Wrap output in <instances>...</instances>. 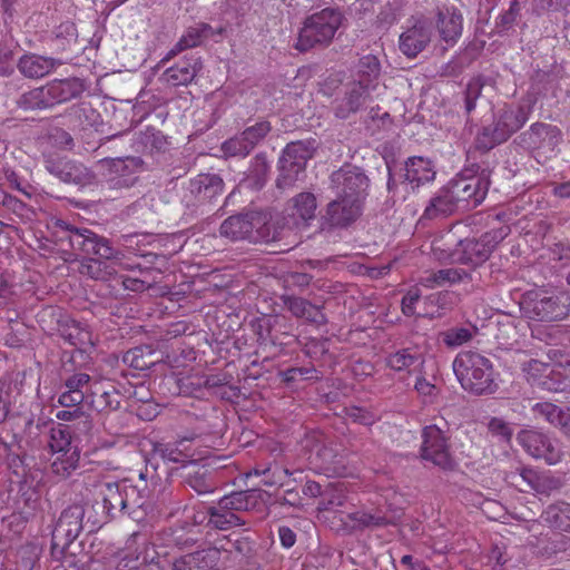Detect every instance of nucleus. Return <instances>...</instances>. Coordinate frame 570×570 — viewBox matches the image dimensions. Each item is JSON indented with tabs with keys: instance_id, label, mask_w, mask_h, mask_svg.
<instances>
[{
	"instance_id": "obj_1",
	"label": "nucleus",
	"mask_w": 570,
	"mask_h": 570,
	"mask_svg": "<svg viewBox=\"0 0 570 570\" xmlns=\"http://www.w3.org/2000/svg\"><path fill=\"white\" fill-rule=\"evenodd\" d=\"M453 371L461 386L474 395L492 394L498 389L492 362L478 352L459 353L453 361Z\"/></svg>"
},
{
	"instance_id": "obj_2",
	"label": "nucleus",
	"mask_w": 570,
	"mask_h": 570,
	"mask_svg": "<svg viewBox=\"0 0 570 570\" xmlns=\"http://www.w3.org/2000/svg\"><path fill=\"white\" fill-rule=\"evenodd\" d=\"M344 20L337 6H328L308 14L299 30L295 48L305 52L316 47L328 46Z\"/></svg>"
},
{
	"instance_id": "obj_3",
	"label": "nucleus",
	"mask_w": 570,
	"mask_h": 570,
	"mask_svg": "<svg viewBox=\"0 0 570 570\" xmlns=\"http://www.w3.org/2000/svg\"><path fill=\"white\" fill-rule=\"evenodd\" d=\"M531 108L523 105H503L494 114L493 122L484 126L475 137V147L489 151L507 141L528 121Z\"/></svg>"
},
{
	"instance_id": "obj_4",
	"label": "nucleus",
	"mask_w": 570,
	"mask_h": 570,
	"mask_svg": "<svg viewBox=\"0 0 570 570\" xmlns=\"http://www.w3.org/2000/svg\"><path fill=\"white\" fill-rule=\"evenodd\" d=\"M219 233L230 240H248L254 244H268L281 238V230L267 222L265 215L256 212L229 216L222 223Z\"/></svg>"
},
{
	"instance_id": "obj_5",
	"label": "nucleus",
	"mask_w": 570,
	"mask_h": 570,
	"mask_svg": "<svg viewBox=\"0 0 570 570\" xmlns=\"http://www.w3.org/2000/svg\"><path fill=\"white\" fill-rule=\"evenodd\" d=\"M90 510L82 504H72L61 512L51 538V557L55 560L75 564L73 553L68 554L67 550L83 529L89 532V523L85 517Z\"/></svg>"
},
{
	"instance_id": "obj_6",
	"label": "nucleus",
	"mask_w": 570,
	"mask_h": 570,
	"mask_svg": "<svg viewBox=\"0 0 570 570\" xmlns=\"http://www.w3.org/2000/svg\"><path fill=\"white\" fill-rule=\"evenodd\" d=\"M56 226L65 233L61 239L68 240L71 248L86 256H95L100 261H121L124 253L115 248L111 242L83 226H76L59 219Z\"/></svg>"
},
{
	"instance_id": "obj_7",
	"label": "nucleus",
	"mask_w": 570,
	"mask_h": 570,
	"mask_svg": "<svg viewBox=\"0 0 570 570\" xmlns=\"http://www.w3.org/2000/svg\"><path fill=\"white\" fill-rule=\"evenodd\" d=\"M521 311L533 321H561L570 313V296L566 293L530 291L523 295Z\"/></svg>"
},
{
	"instance_id": "obj_8",
	"label": "nucleus",
	"mask_w": 570,
	"mask_h": 570,
	"mask_svg": "<svg viewBox=\"0 0 570 570\" xmlns=\"http://www.w3.org/2000/svg\"><path fill=\"white\" fill-rule=\"evenodd\" d=\"M315 148V140H297L286 145L278 161L277 188H289L299 179Z\"/></svg>"
},
{
	"instance_id": "obj_9",
	"label": "nucleus",
	"mask_w": 570,
	"mask_h": 570,
	"mask_svg": "<svg viewBox=\"0 0 570 570\" xmlns=\"http://www.w3.org/2000/svg\"><path fill=\"white\" fill-rule=\"evenodd\" d=\"M448 186L460 209L470 210L478 207L485 198L490 187V176L485 169H482L478 175L453 179Z\"/></svg>"
},
{
	"instance_id": "obj_10",
	"label": "nucleus",
	"mask_w": 570,
	"mask_h": 570,
	"mask_svg": "<svg viewBox=\"0 0 570 570\" xmlns=\"http://www.w3.org/2000/svg\"><path fill=\"white\" fill-rule=\"evenodd\" d=\"M421 458L443 471H452L456 463L450 452L449 439L438 425L432 424L422 430Z\"/></svg>"
},
{
	"instance_id": "obj_11",
	"label": "nucleus",
	"mask_w": 570,
	"mask_h": 570,
	"mask_svg": "<svg viewBox=\"0 0 570 570\" xmlns=\"http://www.w3.org/2000/svg\"><path fill=\"white\" fill-rule=\"evenodd\" d=\"M330 186L335 191V195L360 200V203L364 204L368 195L370 179L362 168L344 165L332 173Z\"/></svg>"
},
{
	"instance_id": "obj_12",
	"label": "nucleus",
	"mask_w": 570,
	"mask_h": 570,
	"mask_svg": "<svg viewBox=\"0 0 570 570\" xmlns=\"http://www.w3.org/2000/svg\"><path fill=\"white\" fill-rule=\"evenodd\" d=\"M126 488L127 480L101 483L99 493L102 498V512L100 518L91 519V515H88L89 533L110 520L124 515Z\"/></svg>"
},
{
	"instance_id": "obj_13",
	"label": "nucleus",
	"mask_w": 570,
	"mask_h": 570,
	"mask_svg": "<svg viewBox=\"0 0 570 570\" xmlns=\"http://www.w3.org/2000/svg\"><path fill=\"white\" fill-rule=\"evenodd\" d=\"M433 254L440 262L469 265L472 268L482 265L490 257L488 249H485L484 245L480 244L476 238L459 240L453 250H446L434 245Z\"/></svg>"
},
{
	"instance_id": "obj_14",
	"label": "nucleus",
	"mask_w": 570,
	"mask_h": 570,
	"mask_svg": "<svg viewBox=\"0 0 570 570\" xmlns=\"http://www.w3.org/2000/svg\"><path fill=\"white\" fill-rule=\"evenodd\" d=\"M43 166L50 175L66 184L85 186L90 185L95 178L94 174L85 165L65 156L43 155Z\"/></svg>"
},
{
	"instance_id": "obj_15",
	"label": "nucleus",
	"mask_w": 570,
	"mask_h": 570,
	"mask_svg": "<svg viewBox=\"0 0 570 570\" xmlns=\"http://www.w3.org/2000/svg\"><path fill=\"white\" fill-rule=\"evenodd\" d=\"M517 439L531 456L542 459L548 464H556L562 458L559 441L546 433L535 430H522Z\"/></svg>"
},
{
	"instance_id": "obj_16",
	"label": "nucleus",
	"mask_w": 570,
	"mask_h": 570,
	"mask_svg": "<svg viewBox=\"0 0 570 570\" xmlns=\"http://www.w3.org/2000/svg\"><path fill=\"white\" fill-rule=\"evenodd\" d=\"M139 538V533H132L127 541V552L119 560L118 570H163L160 558L155 546L146 540L131 550L134 543Z\"/></svg>"
},
{
	"instance_id": "obj_17",
	"label": "nucleus",
	"mask_w": 570,
	"mask_h": 570,
	"mask_svg": "<svg viewBox=\"0 0 570 570\" xmlns=\"http://www.w3.org/2000/svg\"><path fill=\"white\" fill-rule=\"evenodd\" d=\"M28 428L29 435L35 433L39 436L38 445L48 448L53 456L65 453V451L70 452L72 450H78V448L72 444L69 426L53 423H37L33 426L32 421H29Z\"/></svg>"
},
{
	"instance_id": "obj_18",
	"label": "nucleus",
	"mask_w": 570,
	"mask_h": 570,
	"mask_svg": "<svg viewBox=\"0 0 570 570\" xmlns=\"http://www.w3.org/2000/svg\"><path fill=\"white\" fill-rule=\"evenodd\" d=\"M432 23L423 18L412 17L409 26L400 35L399 49L407 58H415L431 42Z\"/></svg>"
},
{
	"instance_id": "obj_19",
	"label": "nucleus",
	"mask_w": 570,
	"mask_h": 570,
	"mask_svg": "<svg viewBox=\"0 0 570 570\" xmlns=\"http://www.w3.org/2000/svg\"><path fill=\"white\" fill-rule=\"evenodd\" d=\"M186 440L176 442H155L150 451V461L156 462V468L161 462L164 465L180 464L184 469H195L196 460L193 453L185 446Z\"/></svg>"
},
{
	"instance_id": "obj_20",
	"label": "nucleus",
	"mask_w": 570,
	"mask_h": 570,
	"mask_svg": "<svg viewBox=\"0 0 570 570\" xmlns=\"http://www.w3.org/2000/svg\"><path fill=\"white\" fill-rule=\"evenodd\" d=\"M505 480L521 492L535 491L537 493L548 494L550 491L558 488V481L544 474H540L533 469L523 466L508 472Z\"/></svg>"
},
{
	"instance_id": "obj_21",
	"label": "nucleus",
	"mask_w": 570,
	"mask_h": 570,
	"mask_svg": "<svg viewBox=\"0 0 570 570\" xmlns=\"http://www.w3.org/2000/svg\"><path fill=\"white\" fill-rule=\"evenodd\" d=\"M363 204L360 200L348 199L336 195V198L326 206L324 219L331 227H347L362 214Z\"/></svg>"
},
{
	"instance_id": "obj_22",
	"label": "nucleus",
	"mask_w": 570,
	"mask_h": 570,
	"mask_svg": "<svg viewBox=\"0 0 570 570\" xmlns=\"http://www.w3.org/2000/svg\"><path fill=\"white\" fill-rule=\"evenodd\" d=\"M435 27L440 39L448 46H454L462 36L463 16L454 6H443L435 9Z\"/></svg>"
},
{
	"instance_id": "obj_23",
	"label": "nucleus",
	"mask_w": 570,
	"mask_h": 570,
	"mask_svg": "<svg viewBox=\"0 0 570 570\" xmlns=\"http://www.w3.org/2000/svg\"><path fill=\"white\" fill-rule=\"evenodd\" d=\"M102 166L108 170V180L112 187L129 188L135 181L134 174L141 160L137 157L104 159Z\"/></svg>"
},
{
	"instance_id": "obj_24",
	"label": "nucleus",
	"mask_w": 570,
	"mask_h": 570,
	"mask_svg": "<svg viewBox=\"0 0 570 570\" xmlns=\"http://www.w3.org/2000/svg\"><path fill=\"white\" fill-rule=\"evenodd\" d=\"M371 91L360 82H348L345 86L344 96L335 102V116L347 119L352 114L360 111L371 100Z\"/></svg>"
},
{
	"instance_id": "obj_25",
	"label": "nucleus",
	"mask_w": 570,
	"mask_h": 570,
	"mask_svg": "<svg viewBox=\"0 0 570 570\" xmlns=\"http://www.w3.org/2000/svg\"><path fill=\"white\" fill-rule=\"evenodd\" d=\"M124 515L140 523L153 511V504L149 500V492L146 488L139 489L127 481L125 493Z\"/></svg>"
},
{
	"instance_id": "obj_26",
	"label": "nucleus",
	"mask_w": 570,
	"mask_h": 570,
	"mask_svg": "<svg viewBox=\"0 0 570 570\" xmlns=\"http://www.w3.org/2000/svg\"><path fill=\"white\" fill-rule=\"evenodd\" d=\"M62 61L37 53H26L17 62L18 70L29 79H39L55 71Z\"/></svg>"
},
{
	"instance_id": "obj_27",
	"label": "nucleus",
	"mask_w": 570,
	"mask_h": 570,
	"mask_svg": "<svg viewBox=\"0 0 570 570\" xmlns=\"http://www.w3.org/2000/svg\"><path fill=\"white\" fill-rule=\"evenodd\" d=\"M202 68L200 59L190 57L167 68L160 80L173 87L187 86L195 79Z\"/></svg>"
},
{
	"instance_id": "obj_28",
	"label": "nucleus",
	"mask_w": 570,
	"mask_h": 570,
	"mask_svg": "<svg viewBox=\"0 0 570 570\" xmlns=\"http://www.w3.org/2000/svg\"><path fill=\"white\" fill-rule=\"evenodd\" d=\"M46 86L52 107L76 99L86 90L83 80L78 77L53 79Z\"/></svg>"
},
{
	"instance_id": "obj_29",
	"label": "nucleus",
	"mask_w": 570,
	"mask_h": 570,
	"mask_svg": "<svg viewBox=\"0 0 570 570\" xmlns=\"http://www.w3.org/2000/svg\"><path fill=\"white\" fill-rule=\"evenodd\" d=\"M401 178L412 185L413 188L430 183L435 178V170L429 158L414 156L410 157L403 168Z\"/></svg>"
},
{
	"instance_id": "obj_30",
	"label": "nucleus",
	"mask_w": 570,
	"mask_h": 570,
	"mask_svg": "<svg viewBox=\"0 0 570 570\" xmlns=\"http://www.w3.org/2000/svg\"><path fill=\"white\" fill-rule=\"evenodd\" d=\"M258 500L259 493L256 490L237 491L224 495L215 505L229 515H243L244 512L254 509Z\"/></svg>"
},
{
	"instance_id": "obj_31",
	"label": "nucleus",
	"mask_w": 570,
	"mask_h": 570,
	"mask_svg": "<svg viewBox=\"0 0 570 570\" xmlns=\"http://www.w3.org/2000/svg\"><path fill=\"white\" fill-rule=\"evenodd\" d=\"M281 298L284 306L293 316L304 318L306 322L317 326L325 325L327 323L326 316L322 309L309 301L292 295H283Z\"/></svg>"
},
{
	"instance_id": "obj_32",
	"label": "nucleus",
	"mask_w": 570,
	"mask_h": 570,
	"mask_svg": "<svg viewBox=\"0 0 570 570\" xmlns=\"http://www.w3.org/2000/svg\"><path fill=\"white\" fill-rule=\"evenodd\" d=\"M191 193L207 206L212 204L224 190V181L217 174H199L191 178Z\"/></svg>"
},
{
	"instance_id": "obj_33",
	"label": "nucleus",
	"mask_w": 570,
	"mask_h": 570,
	"mask_svg": "<svg viewBox=\"0 0 570 570\" xmlns=\"http://www.w3.org/2000/svg\"><path fill=\"white\" fill-rule=\"evenodd\" d=\"M535 417H541L564 435L570 436V407H561L550 402H540L532 405Z\"/></svg>"
},
{
	"instance_id": "obj_34",
	"label": "nucleus",
	"mask_w": 570,
	"mask_h": 570,
	"mask_svg": "<svg viewBox=\"0 0 570 570\" xmlns=\"http://www.w3.org/2000/svg\"><path fill=\"white\" fill-rule=\"evenodd\" d=\"M59 335L71 346L79 351H86L94 345L92 334L86 324L75 320H66L59 323Z\"/></svg>"
},
{
	"instance_id": "obj_35",
	"label": "nucleus",
	"mask_w": 570,
	"mask_h": 570,
	"mask_svg": "<svg viewBox=\"0 0 570 570\" xmlns=\"http://www.w3.org/2000/svg\"><path fill=\"white\" fill-rule=\"evenodd\" d=\"M214 36V29L208 23H198L189 27L180 37L175 47L167 53L164 60H168L183 50L195 48L203 43L204 40Z\"/></svg>"
},
{
	"instance_id": "obj_36",
	"label": "nucleus",
	"mask_w": 570,
	"mask_h": 570,
	"mask_svg": "<svg viewBox=\"0 0 570 570\" xmlns=\"http://www.w3.org/2000/svg\"><path fill=\"white\" fill-rule=\"evenodd\" d=\"M471 273L463 268L450 267L430 273L421 278V284L428 288L442 287L445 285H455L465 281H471Z\"/></svg>"
},
{
	"instance_id": "obj_37",
	"label": "nucleus",
	"mask_w": 570,
	"mask_h": 570,
	"mask_svg": "<svg viewBox=\"0 0 570 570\" xmlns=\"http://www.w3.org/2000/svg\"><path fill=\"white\" fill-rule=\"evenodd\" d=\"M452 196L453 195L449 186L441 189L436 196L431 198L422 217L426 219H435L439 217L450 216L453 213L461 210Z\"/></svg>"
},
{
	"instance_id": "obj_38",
	"label": "nucleus",
	"mask_w": 570,
	"mask_h": 570,
	"mask_svg": "<svg viewBox=\"0 0 570 570\" xmlns=\"http://www.w3.org/2000/svg\"><path fill=\"white\" fill-rule=\"evenodd\" d=\"M355 69V79L353 82H360L363 87L374 90L377 86V79L381 72L380 60L373 55H366L358 59Z\"/></svg>"
},
{
	"instance_id": "obj_39",
	"label": "nucleus",
	"mask_w": 570,
	"mask_h": 570,
	"mask_svg": "<svg viewBox=\"0 0 570 570\" xmlns=\"http://www.w3.org/2000/svg\"><path fill=\"white\" fill-rule=\"evenodd\" d=\"M540 385L549 392H570V362H567L566 365L549 366L547 374L540 381Z\"/></svg>"
},
{
	"instance_id": "obj_40",
	"label": "nucleus",
	"mask_w": 570,
	"mask_h": 570,
	"mask_svg": "<svg viewBox=\"0 0 570 570\" xmlns=\"http://www.w3.org/2000/svg\"><path fill=\"white\" fill-rule=\"evenodd\" d=\"M316 208L315 195L309 191H303L289 200L286 210L294 219L308 222L315 217Z\"/></svg>"
},
{
	"instance_id": "obj_41",
	"label": "nucleus",
	"mask_w": 570,
	"mask_h": 570,
	"mask_svg": "<svg viewBox=\"0 0 570 570\" xmlns=\"http://www.w3.org/2000/svg\"><path fill=\"white\" fill-rule=\"evenodd\" d=\"M122 361L128 366L138 370L146 371L153 367L159 362L157 353L149 345H140L130 348L124 354Z\"/></svg>"
},
{
	"instance_id": "obj_42",
	"label": "nucleus",
	"mask_w": 570,
	"mask_h": 570,
	"mask_svg": "<svg viewBox=\"0 0 570 570\" xmlns=\"http://www.w3.org/2000/svg\"><path fill=\"white\" fill-rule=\"evenodd\" d=\"M558 135H560V130L556 126L535 122L530 126L529 130L522 132L519 138L527 148L537 149L542 146L547 138H553Z\"/></svg>"
},
{
	"instance_id": "obj_43",
	"label": "nucleus",
	"mask_w": 570,
	"mask_h": 570,
	"mask_svg": "<svg viewBox=\"0 0 570 570\" xmlns=\"http://www.w3.org/2000/svg\"><path fill=\"white\" fill-rule=\"evenodd\" d=\"M88 397L90 407L97 412L116 411L120 406V395L112 385L107 390L96 387Z\"/></svg>"
},
{
	"instance_id": "obj_44",
	"label": "nucleus",
	"mask_w": 570,
	"mask_h": 570,
	"mask_svg": "<svg viewBox=\"0 0 570 570\" xmlns=\"http://www.w3.org/2000/svg\"><path fill=\"white\" fill-rule=\"evenodd\" d=\"M244 524H246V520L243 515H229L226 512H222V510L215 504L208 507V520L206 522V527L214 530L227 531Z\"/></svg>"
},
{
	"instance_id": "obj_45",
	"label": "nucleus",
	"mask_w": 570,
	"mask_h": 570,
	"mask_svg": "<svg viewBox=\"0 0 570 570\" xmlns=\"http://www.w3.org/2000/svg\"><path fill=\"white\" fill-rule=\"evenodd\" d=\"M570 515V503L559 501L547 507L542 512L541 519L550 528L564 531L568 518Z\"/></svg>"
},
{
	"instance_id": "obj_46",
	"label": "nucleus",
	"mask_w": 570,
	"mask_h": 570,
	"mask_svg": "<svg viewBox=\"0 0 570 570\" xmlns=\"http://www.w3.org/2000/svg\"><path fill=\"white\" fill-rule=\"evenodd\" d=\"M79 450L65 451V453L55 455L50 468L55 475L67 479L79 468Z\"/></svg>"
},
{
	"instance_id": "obj_47",
	"label": "nucleus",
	"mask_w": 570,
	"mask_h": 570,
	"mask_svg": "<svg viewBox=\"0 0 570 570\" xmlns=\"http://www.w3.org/2000/svg\"><path fill=\"white\" fill-rule=\"evenodd\" d=\"M49 96L47 86H40L22 94L17 100V105L24 110L51 108Z\"/></svg>"
},
{
	"instance_id": "obj_48",
	"label": "nucleus",
	"mask_w": 570,
	"mask_h": 570,
	"mask_svg": "<svg viewBox=\"0 0 570 570\" xmlns=\"http://www.w3.org/2000/svg\"><path fill=\"white\" fill-rule=\"evenodd\" d=\"M494 82L491 77L483 75H478L468 82L464 92V109L466 114H471L475 109L476 100L481 97L482 89L485 86H493Z\"/></svg>"
},
{
	"instance_id": "obj_49",
	"label": "nucleus",
	"mask_w": 570,
	"mask_h": 570,
	"mask_svg": "<svg viewBox=\"0 0 570 570\" xmlns=\"http://www.w3.org/2000/svg\"><path fill=\"white\" fill-rule=\"evenodd\" d=\"M185 483L195 490L198 494L210 493L214 491V483L210 481L209 472L196 462L195 469H187Z\"/></svg>"
},
{
	"instance_id": "obj_50",
	"label": "nucleus",
	"mask_w": 570,
	"mask_h": 570,
	"mask_svg": "<svg viewBox=\"0 0 570 570\" xmlns=\"http://www.w3.org/2000/svg\"><path fill=\"white\" fill-rule=\"evenodd\" d=\"M347 518L354 522L353 528L358 530L365 528H380L389 524L387 518L381 513L357 511L350 513Z\"/></svg>"
},
{
	"instance_id": "obj_51",
	"label": "nucleus",
	"mask_w": 570,
	"mask_h": 570,
	"mask_svg": "<svg viewBox=\"0 0 570 570\" xmlns=\"http://www.w3.org/2000/svg\"><path fill=\"white\" fill-rule=\"evenodd\" d=\"M474 331L468 327H452L440 333L442 342L450 348L459 347L472 340Z\"/></svg>"
},
{
	"instance_id": "obj_52",
	"label": "nucleus",
	"mask_w": 570,
	"mask_h": 570,
	"mask_svg": "<svg viewBox=\"0 0 570 570\" xmlns=\"http://www.w3.org/2000/svg\"><path fill=\"white\" fill-rule=\"evenodd\" d=\"M220 550L216 547H208L194 552L198 570H215L220 561Z\"/></svg>"
},
{
	"instance_id": "obj_53",
	"label": "nucleus",
	"mask_w": 570,
	"mask_h": 570,
	"mask_svg": "<svg viewBox=\"0 0 570 570\" xmlns=\"http://www.w3.org/2000/svg\"><path fill=\"white\" fill-rule=\"evenodd\" d=\"M79 273L97 281H104L109 275L104 262L94 257H86L81 261Z\"/></svg>"
},
{
	"instance_id": "obj_54",
	"label": "nucleus",
	"mask_w": 570,
	"mask_h": 570,
	"mask_svg": "<svg viewBox=\"0 0 570 570\" xmlns=\"http://www.w3.org/2000/svg\"><path fill=\"white\" fill-rule=\"evenodd\" d=\"M420 356L409 348L400 350L387 357V365L394 371H403L414 365Z\"/></svg>"
},
{
	"instance_id": "obj_55",
	"label": "nucleus",
	"mask_w": 570,
	"mask_h": 570,
	"mask_svg": "<svg viewBox=\"0 0 570 570\" xmlns=\"http://www.w3.org/2000/svg\"><path fill=\"white\" fill-rule=\"evenodd\" d=\"M271 129V124L264 120L247 127L240 134L250 146V148L254 149L268 135Z\"/></svg>"
},
{
	"instance_id": "obj_56",
	"label": "nucleus",
	"mask_w": 570,
	"mask_h": 570,
	"mask_svg": "<svg viewBox=\"0 0 570 570\" xmlns=\"http://www.w3.org/2000/svg\"><path fill=\"white\" fill-rule=\"evenodd\" d=\"M222 150L229 157H246L253 149L239 134L223 142Z\"/></svg>"
},
{
	"instance_id": "obj_57",
	"label": "nucleus",
	"mask_w": 570,
	"mask_h": 570,
	"mask_svg": "<svg viewBox=\"0 0 570 570\" xmlns=\"http://www.w3.org/2000/svg\"><path fill=\"white\" fill-rule=\"evenodd\" d=\"M268 170L269 166L266 156L264 154H257L252 161L249 177L254 179L256 185L263 186Z\"/></svg>"
},
{
	"instance_id": "obj_58",
	"label": "nucleus",
	"mask_w": 570,
	"mask_h": 570,
	"mask_svg": "<svg viewBox=\"0 0 570 570\" xmlns=\"http://www.w3.org/2000/svg\"><path fill=\"white\" fill-rule=\"evenodd\" d=\"M508 236V227H500L495 229H491L484 234H482L478 239V242L484 245V248L488 249V253L491 255L494 248Z\"/></svg>"
},
{
	"instance_id": "obj_59",
	"label": "nucleus",
	"mask_w": 570,
	"mask_h": 570,
	"mask_svg": "<svg viewBox=\"0 0 570 570\" xmlns=\"http://www.w3.org/2000/svg\"><path fill=\"white\" fill-rule=\"evenodd\" d=\"M315 456V461L318 465L330 469L335 462V453L331 446H327L321 442H317L311 450V458Z\"/></svg>"
},
{
	"instance_id": "obj_60",
	"label": "nucleus",
	"mask_w": 570,
	"mask_h": 570,
	"mask_svg": "<svg viewBox=\"0 0 570 570\" xmlns=\"http://www.w3.org/2000/svg\"><path fill=\"white\" fill-rule=\"evenodd\" d=\"M488 430L503 442H509L513 435L512 426L501 417H491L488 422Z\"/></svg>"
},
{
	"instance_id": "obj_61",
	"label": "nucleus",
	"mask_w": 570,
	"mask_h": 570,
	"mask_svg": "<svg viewBox=\"0 0 570 570\" xmlns=\"http://www.w3.org/2000/svg\"><path fill=\"white\" fill-rule=\"evenodd\" d=\"M522 372L527 375L528 381L543 379L549 370V365L534 358L523 362Z\"/></svg>"
},
{
	"instance_id": "obj_62",
	"label": "nucleus",
	"mask_w": 570,
	"mask_h": 570,
	"mask_svg": "<svg viewBox=\"0 0 570 570\" xmlns=\"http://www.w3.org/2000/svg\"><path fill=\"white\" fill-rule=\"evenodd\" d=\"M346 415L354 422L363 425H372L379 420V415L376 413L360 406L348 407Z\"/></svg>"
},
{
	"instance_id": "obj_63",
	"label": "nucleus",
	"mask_w": 570,
	"mask_h": 570,
	"mask_svg": "<svg viewBox=\"0 0 570 570\" xmlns=\"http://www.w3.org/2000/svg\"><path fill=\"white\" fill-rule=\"evenodd\" d=\"M90 375L87 373H75L69 376L65 383L63 387L70 391H86V395L92 391L90 387Z\"/></svg>"
},
{
	"instance_id": "obj_64",
	"label": "nucleus",
	"mask_w": 570,
	"mask_h": 570,
	"mask_svg": "<svg viewBox=\"0 0 570 570\" xmlns=\"http://www.w3.org/2000/svg\"><path fill=\"white\" fill-rule=\"evenodd\" d=\"M181 204L190 212V214L200 213L202 215L206 213L204 204L198 199L195 193H191V184L188 183V186L184 188L181 197Z\"/></svg>"
}]
</instances>
